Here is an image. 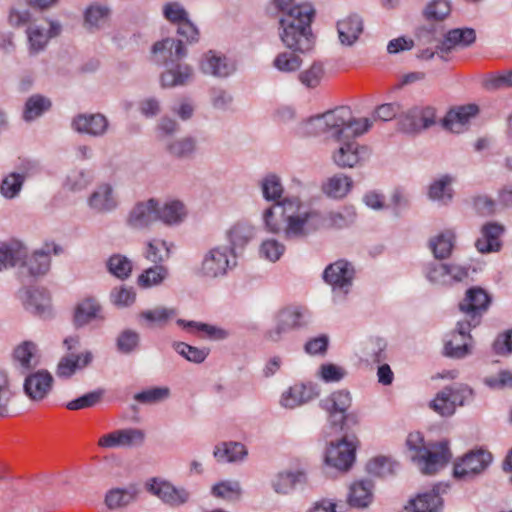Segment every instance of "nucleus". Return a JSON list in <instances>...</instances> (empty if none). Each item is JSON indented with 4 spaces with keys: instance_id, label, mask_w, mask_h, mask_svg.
Masks as SVG:
<instances>
[{
    "instance_id": "nucleus-33",
    "label": "nucleus",
    "mask_w": 512,
    "mask_h": 512,
    "mask_svg": "<svg viewBox=\"0 0 512 512\" xmlns=\"http://www.w3.org/2000/svg\"><path fill=\"white\" fill-rule=\"evenodd\" d=\"M34 165L29 161L25 162L21 167V173H10L6 176L0 186L1 194L8 199H12L20 192L25 177L33 170Z\"/></svg>"
},
{
    "instance_id": "nucleus-53",
    "label": "nucleus",
    "mask_w": 512,
    "mask_h": 512,
    "mask_svg": "<svg viewBox=\"0 0 512 512\" xmlns=\"http://www.w3.org/2000/svg\"><path fill=\"white\" fill-rule=\"evenodd\" d=\"M212 494L217 498L232 502L240 499L242 490L237 481H222L212 487Z\"/></svg>"
},
{
    "instance_id": "nucleus-21",
    "label": "nucleus",
    "mask_w": 512,
    "mask_h": 512,
    "mask_svg": "<svg viewBox=\"0 0 512 512\" xmlns=\"http://www.w3.org/2000/svg\"><path fill=\"white\" fill-rule=\"evenodd\" d=\"M92 359L93 355L90 351L77 355L73 353L65 355L58 362L56 375L63 379L70 378L77 370L87 367Z\"/></svg>"
},
{
    "instance_id": "nucleus-27",
    "label": "nucleus",
    "mask_w": 512,
    "mask_h": 512,
    "mask_svg": "<svg viewBox=\"0 0 512 512\" xmlns=\"http://www.w3.org/2000/svg\"><path fill=\"white\" fill-rule=\"evenodd\" d=\"M337 31L341 44L352 46L363 32V21L358 15H349L338 21Z\"/></svg>"
},
{
    "instance_id": "nucleus-7",
    "label": "nucleus",
    "mask_w": 512,
    "mask_h": 512,
    "mask_svg": "<svg viewBox=\"0 0 512 512\" xmlns=\"http://www.w3.org/2000/svg\"><path fill=\"white\" fill-rule=\"evenodd\" d=\"M491 461L492 455L489 452L482 449L471 451L454 464V477L472 479L481 474Z\"/></svg>"
},
{
    "instance_id": "nucleus-44",
    "label": "nucleus",
    "mask_w": 512,
    "mask_h": 512,
    "mask_svg": "<svg viewBox=\"0 0 512 512\" xmlns=\"http://www.w3.org/2000/svg\"><path fill=\"white\" fill-rule=\"evenodd\" d=\"M455 235L452 231L447 230L432 238L429 242V246L433 251L435 258L445 259L447 258L453 249Z\"/></svg>"
},
{
    "instance_id": "nucleus-38",
    "label": "nucleus",
    "mask_w": 512,
    "mask_h": 512,
    "mask_svg": "<svg viewBox=\"0 0 512 512\" xmlns=\"http://www.w3.org/2000/svg\"><path fill=\"white\" fill-rule=\"evenodd\" d=\"M353 181L344 174H336L328 178L322 185L323 192L332 198H343L351 190Z\"/></svg>"
},
{
    "instance_id": "nucleus-16",
    "label": "nucleus",
    "mask_w": 512,
    "mask_h": 512,
    "mask_svg": "<svg viewBox=\"0 0 512 512\" xmlns=\"http://www.w3.org/2000/svg\"><path fill=\"white\" fill-rule=\"evenodd\" d=\"M355 458V446L345 439L337 444L331 443L326 451L327 464L339 470H347Z\"/></svg>"
},
{
    "instance_id": "nucleus-63",
    "label": "nucleus",
    "mask_w": 512,
    "mask_h": 512,
    "mask_svg": "<svg viewBox=\"0 0 512 512\" xmlns=\"http://www.w3.org/2000/svg\"><path fill=\"white\" fill-rule=\"evenodd\" d=\"M324 74L323 66L319 63H314L308 70L300 73V81L309 88L316 87Z\"/></svg>"
},
{
    "instance_id": "nucleus-17",
    "label": "nucleus",
    "mask_w": 512,
    "mask_h": 512,
    "mask_svg": "<svg viewBox=\"0 0 512 512\" xmlns=\"http://www.w3.org/2000/svg\"><path fill=\"white\" fill-rule=\"evenodd\" d=\"M61 32V26L56 22H49L48 28L41 26H32L27 29L29 41V50L31 54H36L43 50L52 37H56Z\"/></svg>"
},
{
    "instance_id": "nucleus-64",
    "label": "nucleus",
    "mask_w": 512,
    "mask_h": 512,
    "mask_svg": "<svg viewBox=\"0 0 512 512\" xmlns=\"http://www.w3.org/2000/svg\"><path fill=\"white\" fill-rule=\"evenodd\" d=\"M139 344V335L132 330H125L117 338V348L122 353L132 352Z\"/></svg>"
},
{
    "instance_id": "nucleus-41",
    "label": "nucleus",
    "mask_w": 512,
    "mask_h": 512,
    "mask_svg": "<svg viewBox=\"0 0 512 512\" xmlns=\"http://www.w3.org/2000/svg\"><path fill=\"white\" fill-rule=\"evenodd\" d=\"M103 317V308L93 297L80 300L74 308V320H92Z\"/></svg>"
},
{
    "instance_id": "nucleus-24",
    "label": "nucleus",
    "mask_w": 512,
    "mask_h": 512,
    "mask_svg": "<svg viewBox=\"0 0 512 512\" xmlns=\"http://www.w3.org/2000/svg\"><path fill=\"white\" fill-rule=\"evenodd\" d=\"M440 488L438 485L431 491L419 494L405 509L409 512H439L443 505Z\"/></svg>"
},
{
    "instance_id": "nucleus-31",
    "label": "nucleus",
    "mask_w": 512,
    "mask_h": 512,
    "mask_svg": "<svg viewBox=\"0 0 512 512\" xmlns=\"http://www.w3.org/2000/svg\"><path fill=\"white\" fill-rule=\"evenodd\" d=\"M13 361L23 371L28 372L39 364V356L36 345L30 341H24L13 352Z\"/></svg>"
},
{
    "instance_id": "nucleus-9",
    "label": "nucleus",
    "mask_w": 512,
    "mask_h": 512,
    "mask_svg": "<svg viewBox=\"0 0 512 512\" xmlns=\"http://www.w3.org/2000/svg\"><path fill=\"white\" fill-rule=\"evenodd\" d=\"M352 403L351 395L348 391L339 390L333 392L330 396L323 399L321 407L329 414V422L336 429H342L346 412Z\"/></svg>"
},
{
    "instance_id": "nucleus-54",
    "label": "nucleus",
    "mask_w": 512,
    "mask_h": 512,
    "mask_svg": "<svg viewBox=\"0 0 512 512\" xmlns=\"http://www.w3.org/2000/svg\"><path fill=\"white\" fill-rule=\"evenodd\" d=\"M398 464L385 456H378L367 464V471L375 476L386 477L395 473Z\"/></svg>"
},
{
    "instance_id": "nucleus-55",
    "label": "nucleus",
    "mask_w": 512,
    "mask_h": 512,
    "mask_svg": "<svg viewBox=\"0 0 512 512\" xmlns=\"http://www.w3.org/2000/svg\"><path fill=\"white\" fill-rule=\"evenodd\" d=\"M25 256V251L19 245L0 243V271L12 267Z\"/></svg>"
},
{
    "instance_id": "nucleus-18",
    "label": "nucleus",
    "mask_w": 512,
    "mask_h": 512,
    "mask_svg": "<svg viewBox=\"0 0 512 512\" xmlns=\"http://www.w3.org/2000/svg\"><path fill=\"white\" fill-rule=\"evenodd\" d=\"M491 299L481 288H471L466 292V297L459 304L460 310L469 316L481 317L488 309Z\"/></svg>"
},
{
    "instance_id": "nucleus-15",
    "label": "nucleus",
    "mask_w": 512,
    "mask_h": 512,
    "mask_svg": "<svg viewBox=\"0 0 512 512\" xmlns=\"http://www.w3.org/2000/svg\"><path fill=\"white\" fill-rule=\"evenodd\" d=\"M159 218V203L155 199L137 203L129 213L127 223L135 229L148 227Z\"/></svg>"
},
{
    "instance_id": "nucleus-10",
    "label": "nucleus",
    "mask_w": 512,
    "mask_h": 512,
    "mask_svg": "<svg viewBox=\"0 0 512 512\" xmlns=\"http://www.w3.org/2000/svg\"><path fill=\"white\" fill-rule=\"evenodd\" d=\"M146 489L171 507H179L189 501L190 493L184 488H177L168 481L158 478L146 483Z\"/></svg>"
},
{
    "instance_id": "nucleus-29",
    "label": "nucleus",
    "mask_w": 512,
    "mask_h": 512,
    "mask_svg": "<svg viewBox=\"0 0 512 512\" xmlns=\"http://www.w3.org/2000/svg\"><path fill=\"white\" fill-rule=\"evenodd\" d=\"M73 127L78 132L100 136L106 132L108 121L102 114H82L73 120Z\"/></svg>"
},
{
    "instance_id": "nucleus-62",
    "label": "nucleus",
    "mask_w": 512,
    "mask_h": 512,
    "mask_svg": "<svg viewBox=\"0 0 512 512\" xmlns=\"http://www.w3.org/2000/svg\"><path fill=\"white\" fill-rule=\"evenodd\" d=\"M164 17L171 23L178 25L188 18V13L178 2L166 3L163 7Z\"/></svg>"
},
{
    "instance_id": "nucleus-42",
    "label": "nucleus",
    "mask_w": 512,
    "mask_h": 512,
    "mask_svg": "<svg viewBox=\"0 0 512 512\" xmlns=\"http://www.w3.org/2000/svg\"><path fill=\"white\" fill-rule=\"evenodd\" d=\"M25 296L26 309L34 311L38 315H42L50 308V295L45 288L27 290Z\"/></svg>"
},
{
    "instance_id": "nucleus-48",
    "label": "nucleus",
    "mask_w": 512,
    "mask_h": 512,
    "mask_svg": "<svg viewBox=\"0 0 512 512\" xmlns=\"http://www.w3.org/2000/svg\"><path fill=\"white\" fill-rule=\"evenodd\" d=\"M50 107L51 102L48 98L41 95H33L26 101L23 118L26 121H32L49 110Z\"/></svg>"
},
{
    "instance_id": "nucleus-35",
    "label": "nucleus",
    "mask_w": 512,
    "mask_h": 512,
    "mask_svg": "<svg viewBox=\"0 0 512 512\" xmlns=\"http://www.w3.org/2000/svg\"><path fill=\"white\" fill-rule=\"evenodd\" d=\"M306 474L303 471L280 472L272 480V487L278 494H288L298 485L306 482Z\"/></svg>"
},
{
    "instance_id": "nucleus-8",
    "label": "nucleus",
    "mask_w": 512,
    "mask_h": 512,
    "mask_svg": "<svg viewBox=\"0 0 512 512\" xmlns=\"http://www.w3.org/2000/svg\"><path fill=\"white\" fill-rule=\"evenodd\" d=\"M436 111L433 107H413L399 118L400 129L408 134H417L435 124Z\"/></svg>"
},
{
    "instance_id": "nucleus-50",
    "label": "nucleus",
    "mask_w": 512,
    "mask_h": 512,
    "mask_svg": "<svg viewBox=\"0 0 512 512\" xmlns=\"http://www.w3.org/2000/svg\"><path fill=\"white\" fill-rule=\"evenodd\" d=\"M108 271L115 277L124 280L127 279L132 272L133 265L130 259L121 254L112 255L107 261Z\"/></svg>"
},
{
    "instance_id": "nucleus-23",
    "label": "nucleus",
    "mask_w": 512,
    "mask_h": 512,
    "mask_svg": "<svg viewBox=\"0 0 512 512\" xmlns=\"http://www.w3.org/2000/svg\"><path fill=\"white\" fill-rule=\"evenodd\" d=\"M182 329L200 339L223 340L229 336V331L210 322H180Z\"/></svg>"
},
{
    "instance_id": "nucleus-51",
    "label": "nucleus",
    "mask_w": 512,
    "mask_h": 512,
    "mask_svg": "<svg viewBox=\"0 0 512 512\" xmlns=\"http://www.w3.org/2000/svg\"><path fill=\"white\" fill-rule=\"evenodd\" d=\"M186 215L184 205L180 201H171L159 208V218L166 224H177L183 220Z\"/></svg>"
},
{
    "instance_id": "nucleus-11",
    "label": "nucleus",
    "mask_w": 512,
    "mask_h": 512,
    "mask_svg": "<svg viewBox=\"0 0 512 512\" xmlns=\"http://www.w3.org/2000/svg\"><path fill=\"white\" fill-rule=\"evenodd\" d=\"M145 432L138 428H126L112 431L101 436L98 446L101 448L136 447L145 441Z\"/></svg>"
},
{
    "instance_id": "nucleus-52",
    "label": "nucleus",
    "mask_w": 512,
    "mask_h": 512,
    "mask_svg": "<svg viewBox=\"0 0 512 512\" xmlns=\"http://www.w3.org/2000/svg\"><path fill=\"white\" fill-rule=\"evenodd\" d=\"M170 256V247L168 244L159 239H153L147 242L144 257L152 263L159 264Z\"/></svg>"
},
{
    "instance_id": "nucleus-28",
    "label": "nucleus",
    "mask_w": 512,
    "mask_h": 512,
    "mask_svg": "<svg viewBox=\"0 0 512 512\" xmlns=\"http://www.w3.org/2000/svg\"><path fill=\"white\" fill-rule=\"evenodd\" d=\"M504 227L498 223H488L482 227V237L477 239L475 246L481 253L498 251L501 247L500 236Z\"/></svg>"
},
{
    "instance_id": "nucleus-26",
    "label": "nucleus",
    "mask_w": 512,
    "mask_h": 512,
    "mask_svg": "<svg viewBox=\"0 0 512 512\" xmlns=\"http://www.w3.org/2000/svg\"><path fill=\"white\" fill-rule=\"evenodd\" d=\"M475 31L470 28L452 29L448 31L438 46L441 53H449L457 47H466L475 41Z\"/></svg>"
},
{
    "instance_id": "nucleus-58",
    "label": "nucleus",
    "mask_w": 512,
    "mask_h": 512,
    "mask_svg": "<svg viewBox=\"0 0 512 512\" xmlns=\"http://www.w3.org/2000/svg\"><path fill=\"white\" fill-rule=\"evenodd\" d=\"M285 252V246L275 239H267L262 242L259 249V254L262 258L276 262Z\"/></svg>"
},
{
    "instance_id": "nucleus-60",
    "label": "nucleus",
    "mask_w": 512,
    "mask_h": 512,
    "mask_svg": "<svg viewBox=\"0 0 512 512\" xmlns=\"http://www.w3.org/2000/svg\"><path fill=\"white\" fill-rule=\"evenodd\" d=\"M102 396L103 391H92L75 400L68 402L66 404V408L72 411L91 408L101 401Z\"/></svg>"
},
{
    "instance_id": "nucleus-6",
    "label": "nucleus",
    "mask_w": 512,
    "mask_h": 512,
    "mask_svg": "<svg viewBox=\"0 0 512 512\" xmlns=\"http://www.w3.org/2000/svg\"><path fill=\"white\" fill-rule=\"evenodd\" d=\"M472 395V389L467 386L456 389L445 387L430 402V407L441 416H451L456 407L464 405L467 400L472 398Z\"/></svg>"
},
{
    "instance_id": "nucleus-19",
    "label": "nucleus",
    "mask_w": 512,
    "mask_h": 512,
    "mask_svg": "<svg viewBox=\"0 0 512 512\" xmlns=\"http://www.w3.org/2000/svg\"><path fill=\"white\" fill-rule=\"evenodd\" d=\"M478 113V107L473 104L450 110L443 119V126L453 133H461L466 129L470 118Z\"/></svg>"
},
{
    "instance_id": "nucleus-13",
    "label": "nucleus",
    "mask_w": 512,
    "mask_h": 512,
    "mask_svg": "<svg viewBox=\"0 0 512 512\" xmlns=\"http://www.w3.org/2000/svg\"><path fill=\"white\" fill-rule=\"evenodd\" d=\"M53 376L47 370H38L26 376L24 392L32 401H42L50 393L53 386Z\"/></svg>"
},
{
    "instance_id": "nucleus-57",
    "label": "nucleus",
    "mask_w": 512,
    "mask_h": 512,
    "mask_svg": "<svg viewBox=\"0 0 512 512\" xmlns=\"http://www.w3.org/2000/svg\"><path fill=\"white\" fill-rule=\"evenodd\" d=\"M443 36L442 29L438 26H423L417 30L416 39L419 45H430L436 44V48L441 43V37Z\"/></svg>"
},
{
    "instance_id": "nucleus-12",
    "label": "nucleus",
    "mask_w": 512,
    "mask_h": 512,
    "mask_svg": "<svg viewBox=\"0 0 512 512\" xmlns=\"http://www.w3.org/2000/svg\"><path fill=\"white\" fill-rule=\"evenodd\" d=\"M153 60L158 64L170 65L184 58L187 50L181 40L165 38L153 44Z\"/></svg>"
},
{
    "instance_id": "nucleus-2",
    "label": "nucleus",
    "mask_w": 512,
    "mask_h": 512,
    "mask_svg": "<svg viewBox=\"0 0 512 512\" xmlns=\"http://www.w3.org/2000/svg\"><path fill=\"white\" fill-rule=\"evenodd\" d=\"M275 8L281 12L279 36L283 44L294 52L311 49V23L315 9L310 3L294 4V0H273Z\"/></svg>"
},
{
    "instance_id": "nucleus-3",
    "label": "nucleus",
    "mask_w": 512,
    "mask_h": 512,
    "mask_svg": "<svg viewBox=\"0 0 512 512\" xmlns=\"http://www.w3.org/2000/svg\"><path fill=\"white\" fill-rule=\"evenodd\" d=\"M406 445L411 460L418 466L421 473L425 475L437 473L451 458L447 442L425 444L420 432L410 433L407 437Z\"/></svg>"
},
{
    "instance_id": "nucleus-43",
    "label": "nucleus",
    "mask_w": 512,
    "mask_h": 512,
    "mask_svg": "<svg viewBox=\"0 0 512 512\" xmlns=\"http://www.w3.org/2000/svg\"><path fill=\"white\" fill-rule=\"evenodd\" d=\"M451 13L448 0H431L422 11L423 18L430 24L445 20Z\"/></svg>"
},
{
    "instance_id": "nucleus-30",
    "label": "nucleus",
    "mask_w": 512,
    "mask_h": 512,
    "mask_svg": "<svg viewBox=\"0 0 512 512\" xmlns=\"http://www.w3.org/2000/svg\"><path fill=\"white\" fill-rule=\"evenodd\" d=\"M117 204L114 189L108 183L100 184L89 198L90 207L99 212L111 211Z\"/></svg>"
},
{
    "instance_id": "nucleus-20",
    "label": "nucleus",
    "mask_w": 512,
    "mask_h": 512,
    "mask_svg": "<svg viewBox=\"0 0 512 512\" xmlns=\"http://www.w3.org/2000/svg\"><path fill=\"white\" fill-rule=\"evenodd\" d=\"M327 132H330L337 140L345 138L347 125L351 119V110L348 107H339L324 113Z\"/></svg>"
},
{
    "instance_id": "nucleus-59",
    "label": "nucleus",
    "mask_w": 512,
    "mask_h": 512,
    "mask_svg": "<svg viewBox=\"0 0 512 512\" xmlns=\"http://www.w3.org/2000/svg\"><path fill=\"white\" fill-rule=\"evenodd\" d=\"M174 349L185 359L194 363H201L208 356L207 350L190 346L184 342L175 343Z\"/></svg>"
},
{
    "instance_id": "nucleus-40",
    "label": "nucleus",
    "mask_w": 512,
    "mask_h": 512,
    "mask_svg": "<svg viewBox=\"0 0 512 512\" xmlns=\"http://www.w3.org/2000/svg\"><path fill=\"white\" fill-rule=\"evenodd\" d=\"M136 494L134 487L110 489L105 495V505L110 510L124 508L135 500Z\"/></svg>"
},
{
    "instance_id": "nucleus-14",
    "label": "nucleus",
    "mask_w": 512,
    "mask_h": 512,
    "mask_svg": "<svg viewBox=\"0 0 512 512\" xmlns=\"http://www.w3.org/2000/svg\"><path fill=\"white\" fill-rule=\"evenodd\" d=\"M369 156L368 149L355 141H348L333 153V161L340 168H353Z\"/></svg>"
},
{
    "instance_id": "nucleus-37",
    "label": "nucleus",
    "mask_w": 512,
    "mask_h": 512,
    "mask_svg": "<svg viewBox=\"0 0 512 512\" xmlns=\"http://www.w3.org/2000/svg\"><path fill=\"white\" fill-rule=\"evenodd\" d=\"M200 68L203 73L217 77H226L233 70V67L227 62L225 57L218 56L212 51L204 55Z\"/></svg>"
},
{
    "instance_id": "nucleus-5",
    "label": "nucleus",
    "mask_w": 512,
    "mask_h": 512,
    "mask_svg": "<svg viewBox=\"0 0 512 512\" xmlns=\"http://www.w3.org/2000/svg\"><path fill=\"white\" fill-rule=\"evenodd\" d=\"M235 254H230L227 247H214L203 257L200 274L207 278L224 276L236 265Z\"/></svg>"
},
{
    "instance_id": "nucleus-34",
    "label": "nucleus",
    "mask_w": 512,
    "mask_h": 512,
    "mask_svg": "<svg viewBox=\"0 0 512 512\" xmlns=\"http://www.w3.org/2000/svg\"><path fill=\"white\" fill-rule=\"evenodd\" d=\"M374 484L370 480L354 482L350 487L348 502L353 507H367L373 500Z\"/></svg>"
},
{
    "instance_id": "nucleus-36",
    "label": "nucleus",
    "mask_w": 512,
    "mask_h": 512,
    "mask_svg": "<svg viewBox=\"0 0 512 512\" xmlns=\"http://www.w3.org/2000/svg\"><path fill=\"white\" fill-rule=\"evenodd\" d=\"M253 235L254 229L249 223L238 222L233 225L227 232L230 254L236 255V249H242L253 238Z\"/></svg>"
},
{
    "instance_id": "nucleus-1",
    "label": "nucleus",
    "mask_w": 512,
    "mask_h": 512,
    "mask_svg": "<svg viewBox=\"0 0 512 512\" xmlns=\"http://www.w3.org/2000/svg\"><path fill=\"white\" fill-rule=\"evenodd\" d=\"M355 211L344 207L323 216L318 211H300V202L289 200L264 211L263 219L270 233H283L286 239L301 238L321 228H344L355 220Z\"/></svg>"
},
{
    "instance_id": "nucleus-4",
    "label": "nucleus",
    "mask_w": 512,
    "mask_h": 512,
    "mask_svg": "<svg viewBox=\"0 0 512 512\" xmlns=\"http://www.w3.org/2000/svg\"><path fill=\"white\" fill-rule=\"evenodd\" d=\"M354 275V267L349 262L338 260L325 268L323 279L336 297L344 298L351 290Z\"/></svg>"
},
{
    "instance_id": "nucleus-22",
    "label": "nucleus",
    "mask_w": 512,
    "mask_h": 512,
    "mask_svg": "<svg viewBox=\"0 0 512 512\" xmlns=\"http://www.w3.org/2000/svg\"><path fill=\"white\" fill-rule=\"evenodd\" d=\"M467 327L461 326L451 335V338L445 342V355L453 358H463L470 353L468 341L471 339L468 331L470 322H466Z\"/></svg>"
},
{
    "instance_id": "nucleus-45",
    "label": "nucleus",
    "mask_w": 512,
    "mask_h": 512,
    "mask_svg": "<svg viewBox=\"0 0 512 512\" xmlns=\"http://www.w3.org/2000/svg\"><path fill=\"white\" fill-rule=\"evenodd\" d=\"M243 444L238 442L223 443L214 450V456L219 462H234L246 455Z\"/></svg>"
},
{
    "instance_id": "nucleus-32",
    "label": "nucleus",
    "mask_w": 512,
    "mask_h": 512,
    "mask_svg": "<svg viewBox=\"0 0 512 512\" xmlns=\"http://www.w3.org/2000/svg\"><path fill=\"white\" fill-rule=\"evenodd\" d=\"M58 253V246L56 244H46L45 247L34 254L28 259L24 267L32 276L45 274L50 267L49 254L51 252Z\"/></svg>"
},
{
    "instance_id": "nucleus-39",
    "label": "nucleus",
    "mask_w": 512,
    "mask_h": 512,
    "mask_svg": "<svg viewBox=\"0 0 512 512\" xmlns=\"http://www.w3.org/2000/svg\"><path fill=\"white\" fill-rule=\"evenodd\" d=\"M314 397L311 388L304 384H295L282 394L281 404L286 408H295Z\"/></svg>"
},
{
    "instance_id": "nucleus-49",
    "label": "nucleus",
    "mask_w": 512,
    "mask_h": 512,
    "mask_svg": "<svg viewBox=\"0 0 512 512\" xmlns=\"http://www.w3.org/2000/svg\"><path fill=\"white\" fill-rule=\"evenodd\" d=\"M452 181L453 179L450 176L445 175L433 182L429 189V197L444 204L449 202L453 197Z\"/></svg>"
},
{
    "instance_id": "nucleus-47",
    "label": "nucleus",
    "mask_w": 512,
    "mask_h": 512,
    "mask_svg": "<svg viewBox=\"0 0 512 512\" xmlns=\"http://www.w3.org/2000/svg\"><path fill=\"white\" fill-rule=\"evenodd\" d=\"M168 275V269L163 265H156L144 270L137 278V284L142 288H150L161 284Z\"/></svg>"
},
{
    "instance_id": "nucleus-56",
    "label": "nucleus",
    "mask_w": 512,
    "mask_h": 512,
    "mask_svg": "<svg viewBox=\"0 0 512 512\" xmlns=\"http://www.w3.org/2000/svg\"><path fill=\"white\" fill-rule=\"evenodd\" d=\"M301 58L294 52L279 53L273 61L276 69L282 72H293L300 68Z\"/></svg>"
},
{
    "instance_id": "nucleus-25",
    "label": "nucleus",
    "mask_w": 512,
    "mask_h": 512,
    "mask_svg": "<svg viewBox=\"0 0 512 512\" xmlns=\"http://www.w3.org/2000/svg\"><path fill=\"white\" fill-rule=\"evenodd\" d=\"M192 77L193 69L191 66L174 62L161 74L160 81L162 87L171 88L186 85Z\"/></svg>"
},
{
    "instance_id": "nucleus-46",
    "label": "nucleus",
    "mask_w": 512,
    "mask_h": 512,
    "mask_svg": "<svg viewBox=\"0 0 512 512\" xmlns=\"http://www.w3.org/2000/svg\"><path fill=\"white\" fill-rule=\"evenodd\" d=\"M261 187L265 199L275 201V203L270 208L278 203H283L290 200L284 199L283 201H279L283 193V187L280 179L276 175L266 176L261 182ZM293 200L299 202L297 198H294Z\"/></svg>"
},
{
    "instance_id": "nucleus-61",
    "label": "nucleus",
    "mask_w": 512,
    "mask_h": 512,
    "mask_svg": "<svg viewBox=\"0 0 512 512\" xmlns=\"http://www.w3.org/2000/svg\"><path fill=\"white\" fill-rule=\"evenodd\" d=\"M109 16V9L103 6H91L85 14V23L90 27H101L104 25Z\"/></svg>"
}]
</instances>
